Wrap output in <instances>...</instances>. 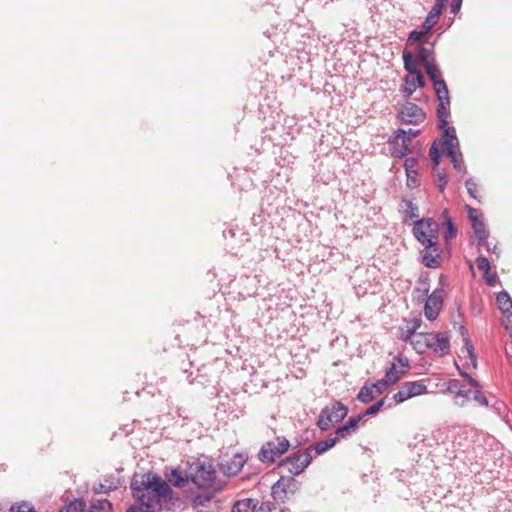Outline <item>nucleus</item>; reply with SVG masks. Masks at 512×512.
Masks as SVG:
<instances>
[{
    "label": "nucleus",
    "mask_w": 512,
    "mask_h": 512,
    "mask_svg": "<svg viewBox=\"0 0 512 512\" xmlns=\"http://www.w3.org/2000/svg\"><path fill=\"white\" fill-rule=\"evenodd\" d=\"M130 488L135 503L126 512H162L172 499L169 484L153 473L134 476Z\"/></svg>",
    "instance_id": "1"
},
{
    "label": "nucleus",
    "mask_w": 512,
    "mask_h": 512,
    "mask_svg": "<svg viewBox=\"0 0 512 512\" xmlns=\"http://www.w3.org/2000/svg\"><path fill=\"white\" fill-rule=\"evenodd\" d=\"M439 229L440 224L433 218H422L413 224L412 233L423 247L421 263L428 268H439L442 263Z\"/></svg>",
    "instance_id": "2"
},
{
    "label": "nucleus",
    "mask_w": 512,
    "mask_h": 512,
    "mask_svg": "<svg viewBox=\"0 0 512 512\" xmlns=\"http://www.w3.org/2000/svg\"><path fill=\"white\" fill-rule=\"evenodd\" d=\"M347 414V406L340 401H334L321 410L317 426L321 431H327L334 425L340 423Z\"/></svg>",
    "instance_id": "3"
},
{
    "label": "nucleus",
    "mask_w": 512,
    "mask_h": 512,
    "mask_svg": "<svg viewBox=\"0 0 512 512\" xmlns=\"http://www.w3.org/2000/svg\"><path fill=\"white\" fill-rule=\"evenodd\" d=\"M290 448V442L284 436L264 443L259 451L258 458L263 463H273L284 455Z\"/></svg>",
    "instance_id": "4"
},
{
    "label": "nucleus",
    "mask_w": 512,
    "mask_h": 512,
    "mask_svg": "<svg viewBox=\"0 0 512 512\" xmlns=\"http://www.w3.org/2000/svg\"><path fill=\"white\" fill-rule=\"evenodd\" d=\"M312 460L313 455L309 454L308 450L305 448L294 452L286 459L282 460L280 465L286 467L292 476H297L305 471Z\"/></svg>",
    "instance_id": "5"
},
{
    "label": "nucleus",
    "mask_w": 512,
    "mask_h": 512,
    "mask_svg": "<svg viewBox=\"0 0 512 512\" xmlns=\"http://www.w3.org/2000/svg\"><path fill=\"white\" fill-rule=\"evenodd\" d=\"M443 394H453V402L456 406L464 407L469 401L471 391L464 388L458 379H449L441 384Z\"/></svg>",
    "instance_id": "6"
},
{
    "label": "nucleus",
    "mask_w": 512,
    "mask_h": 512,
    "mask_svg": "<svg viewBox=\"0 0 512 512\" xmlns=\"http://www.w3.org/2000/svg\"><path fill=\"white\" fill-rule=\"evenodd\" d=\"M443 139L447 155L450 157L454 168L462 172L463 157L460 152L458 153L456 151V149L459 148V141L456 136L455 128L445 130V137H443Z\"/></svg>",
    "instance_id": "7"
},
{
    "label": "nucleus",
    "mask_w": 512,
    "mask_h": 512,
    "mask_svg": "<svg viewBox=\"0 0 512 512\" xmlns=\"http://www.w3.org/2000/svg\"><path fill=\"white\" fill-rule=\"evenodd\" d=\"M299 489L298 481L290 474L288 477L281 476L272 486V496L276 501H282L293 495Z\"/></svg>",
    "instance_id": "8"
},
{
    "label": "nucleus",
    "mask_w": 512,
    "mask_h": 512,
    "mask_svg": "<svg viewBox=\"0 0 512 512\" xmlns=\"http://www.w3.org/2000/svg\"><path fill=\"white\" fill-rule=\"evenodd\" d=\"M427 393V386L423 380L408 381L402 384L398 392L393 395L396 403H402L410 398Z\"/></svg>",
    "instance_id": "9"
},
{
    "label": "nucleus",
    "mask_w": 512,
    "mask_h": 512,
    "mask_svg": "<svg viewBox=\"0 0 512 512\" xmlns=\"http://www.w3.org/2000/svg\"><path fill=\"white\" fill-rule=\"evenodd\" d=\"M216 477V471L211 464L199 463L194 473L191 474V481L198 488H209Z\"/></svg>",
    "instance_id": "10"
},
{
    "label": "nucleus",
    "mask_w": 512,
    "mask_h": 512,
    "mask_svg": "<svg viewBox=\"0 0 512 512\" xmlns=\"http://www.w3.org/2000/svg\"><path fill=\"white\" fill-rule=\"evenodd\" d=\"M445 291L443 288H436L426 299L424 305V315L429 321H434L443 306Z\"/></svg>",
    "instance_id": "11"
},
{
    "label": "nucleus",
    "mask_w": 512,
    "mask_h": 512,
    "mask_svg": "<svg viewBox=\"0 0 512 512\" xmlns=\"http://www.w3.org/2000/svg\"><path fill=\"white\" fill-rule=\"evenodd\" d=\"M411 137L406 135L405 129H398L395 135L388 140L391 155L397 158H403L409 151Z\"/></svg>",
    "instance_id": "12"
},
{
    "label": "nucleus",
    "mask_w": 512,
    "mask_h": 512,
    "mask_svg": "<svg viewBox=\"0 0 512 512\" xmlns=\"http://www.w3.org/2000/svg\"><path fill=\"white\" fill-rule=\"evenodd\" d=\"M399 118L403 124L418 125L424 122L426 114L415 103L406 102L399 111Z\"/></svg>",
    "instance_id": "13"
},
{
    "label": "nucleus",
    "mask_w": 512,
    "mask_h": 512,
    "mask_svg": "<svg viewBox=\"0 0 512 512\" xmlns=\"http://www.w3.org/2000/svg\"><path fill=\"white\" fill-rule=\"evenodd\" d=\"M430 337L429 350L437 356L443 357L450 353V335L447 332L428 333Z\"/></svg>",
    "instance_id": "14"
},
{
    "label": "nucleus",
    "mask_w": 512,
    "mask_h": 512,
    "mask_svg": "<svg viewBox=\"0 0 512 512\" xmlns=\"http://www.w3.org/2000/svg\"><path fill=\"white\" fill-rule=\"evenodd\" d=\"M246 460L247 458L240 453L233 454L230 457L224 456L219 463V469L228 477L234 476L242 470Z\"/></svg>",
    "instance_id": "15"
},
{
    "label": "nucleus",
    "mask_w": 512,
    "mask_h": 512,
    "mask_svg": "<svg viewBox=\"0 0 512 512\" xmlns=\"http://www.w3.org/2000/svg\"><path fill=\"white\" fill-rule=\"evenodd\" d=\"M123 483V479L118 474L107 475L102 481L94 484L93 491L97 494H107L120 488Z\"/></svg>",
    "instance_id": "16"
},
{
    "label": "nucleus",
    "mask_w": 512,
    "mask_h": 512,
    "mask_svg": "<svg viewBox=\"0 0 512 512\" xmlns=\"http://www.w3.org/2000/svg\"><path fill=\"white\" fill-rule=\"evenodd\" d=\"M460 332L463 337L464 347L461 352L465 358L469 359V362L464 364V367L469 368L470 366L473 369L477 368V356L474 352V346L469 338L468 331L464 326L460 327Z\"/></svg>",
    "instance_id": "17"
},
{
    "label": "nucleus",
    "mask_w": 512,
    "mask_h": 512,
    "mask_svg": "<svg viewBox=\"0 0 512 512\" xmlns=\"http://www.w3.org/2000/svg\"><path fill=\"white\" fill-rule=\"evenodd\" d=\"M437 117L439 120V129L442 130L443 137H445V130L451 129V126H448V117L450 115V101H437Z\"/></svg>",
    "instance_id": "18"
},
{
    "label": "nucleus",
    "mask_w": 512,
    "mask_h": 512,
    "mask_svg": "<svg viewBox=\"0 0 512 512\" xmlns=\"http://www.w3.org/2000/svg\"><path fill=\"white\" fill-rule=\"evenodd\" d=\"M472 229L474 231L475 236L478 239V246L485 247L487 251H490V247L487 241L489 232L487 231L481 217L479 219H473Z\"/></svg>",
    "instance_id": "19"
},
{
    "label": "nucleus",
    "mask_w": 512,
    "mask_h": 512,
    "mask_svg": "<svg viewBox=\"0 0 512 512\" xmlns=\"http://www.w3.org/2000/svg\"><path fill=\"white\" fill-rule=\"evenodd\" d=\"M405 87L403 88V93L409 97L415 91L416 88H423L425 86V80L421 73H417V75L406 76L405 79Z\"/></svg>",
    "instance_id": "20"
},
{
    "label": "nucleus",
    "mask_w": 512,
    "mask_h": 512,
    "mask_svg": "<svg viewBox=\"0 0 512 512\" xmlns=\"http://www.w3.org/2000/svg\"><path fill=\"white\" fill-rule=\"evenodd\" d=\"M337 443V439L334 437L327 438L325 440L319 441L315 443L314 445H310L306 448L308 450L309 454H312L314 456H319L327 452L329 449L333 448Z\"/></svg>",
    "instance_id": "21"
},
{
    "label": "nucleus",
    "mask_w": 512,
    "mask_h": 512,
    "mask_svg": "<svg viewBox=\"0 0 512 512\" xmlns=\"http://www.w3.org/2000/svg\"><path fill=\"white\" fill-rule=\"evenodd\" d=\"M497 303L504 316L512 322V299L506 291L497 295Z\"/></svg>",
    "instance_id": "22"
},
{
    "label": "nucleus",
    "mask_w": 512,
    "mask_h": 512,
    "mask_svg": "<svg viewBox=\"0 0 512 512\" xmlns=\"http://www.w3.org/2000/svg\"><path fill=\"white\" fill-rule=\"evenodd\" d=\"M429 341L428 333H417L410 344L417 353L423 354L429 350Z\"/></svg>",
    "instance_id": "23"
},
{
    "label": "nucleus",
    "mask_w": 512,
    "mask_h": 512,
    "mask_svg": "<svg viewBox=\"0 0 512 512\" xmlns=\"http://www.w3.org/2000/svg\"><path fill=\"white\" fill-rule=\"evenodd\" d=\"M258 501L252 498H245L236 501L231 512H255Z\"/></svg>",
    "instance_id": "24"
},
{
    "label": "nucleus",
    "mask_w": 512,
    "mask_h": 512,
    "mask_svg": "<svg viewBox=\"0 0 512 512\" xmlns=\"http://www.w3.org/2000/svg\"><path fill=\"white\" fill-rule=\"evenodd\" d=\"M424 67L427 75L429 76L430 80L433 83V86L439 85L441 82H444V79L442 78V72L436 61L433 63H427V65H425Z\"/></svg>",
    "instance_id": "25"
},
{
    "label": "nucleus",
    "mask_w": 512,
    "mask_h": 512,
    "mask_svg": "<svg viewBox=\"0 0 512 512\" xmlns=\"http://www.w3.org/2000/svg\"><path fill=\"white\" fill-rule=\"evenodd\" d=\"M406 373V370L404 369H398L396 367V364L394 362H391L390 365L387 367L385 372V379L390 384H395L403 377V375Z\"/></svg>",
    "instance_id": "26"
},
{
    "label": "nucleus",
    "mask_w": 512,
    "mask_h": 512,
    "mask_svg": "<svg viewBox=\"0 0 512 512\" xmlns=\"http://www.w3.org/2000/svg\"><path fill=\"white\" fill-rule=\"evenodd\" d=\"M417 58L410 52H403V62L405 70L410 74L409 76L417 75L420 73L417 69Z\"/></svg>",
    "instance_id": "27"
},
{
    "label": "nucleus",
    "mask_w": 512,
    "mask_h": 512,
    "mask_svg": "<svg viewBox=\"0 0 512 512\" xmlns=\"http://www.w3.org/2000/svg\"><path fill=\"white\" fill-rule=\"evenodd\" d=\"M433 50L424 46H418L416 52V58L425 65L427 63L435 62V58L432 56Z\"/></svg>",
    "instance_id": "28"
},
{
    "label": "nucleus",
    "mask_w": 512,
    "mask_h": 512,
    "mask_svg": "<svg viewBox=\"0 0 512 512\" xmlns=\"http://www.w3.org/2000/svg\"><path fill=\"white\" fill-rule=\"evenodd\" d=\"M188 480H189L188 476H184L183 473L179 469L172 470L171 475L169 477V482L174 487H178V488L186 486L188 484Z\"/></svg>",
    "instance_id": "29"
},
{
    "label": "nucleus",
    "mask_w": 512,
    "mask_h": 512,
    "mask_svg": "<svg viewBox=\"0 0 512 512\" xmlns=\"http://www.w3.org/2000/svg\"><path fill=\"white\" fill-rule=\"evenodd\" d=\"M375 396L376 395L373 391V387H369V386L365 385L360 388V390L357 394V400L362 403L368 404L374 400Z\"/></svg>",
    "instance_id": "30"
},
{
    "label": "nucleus",
    "mask_w": 512,
    "mask_h": 512,
    "mask_svg": "<svg viewBox=\"0 0 512 512\" xmlns=\"http://www.w3.org/2000/svg\"><path fill=\"white\" fill-rule=\"evenodd\" d=\"M89 512H112V504L107 499H99L93 502Z\"/></svg>",
    "instance_id": "31"
},
{
    "label": "nucleus",
    "mask_w": 512,
    "mask_h": 512,
    "mask_svg": "<svg viewBox=\"0 0 512 512\" xmlns=\"http://www.w3.org/2000/svg\"><path fill=\"white\" fill-rule=\"evenodd\" d=\"M443 226L445 227L443 238H444L445 242L448 243L450 240H452L456 237L457 229L450 217H448L444 221Z\"/></svg>",
    "instance_id": "32"
},
{
    "label": "nucleus",
    "mask_w": 512,
    "mask_h": 512,
    "mask_svg": "<svg viewBox=\"0 0 512 512\" xmlns=\"http://www.w3.org/2000/svg\"><path fill=\"white\" fill-rule=\"evenodd\" d=\"M448 0H435V4L427 14L428 16H432L433 19L439 21V18L442 14L443 8L446 6Z\"/></svg>",
    "instance_id": "33"
},
{
    "label": "nucleus",
    "mask_w": 512,
    "mask_h": 512,
    "mask_svg": "<svg viewBox=\"0 0 512 512\" xmlns=\"http://www.w3.org/2000/svg\"><path fill=\"white\" fill-rule=\"evenodd\" d=\"M448 0H435V4L427 14L428 16H432L433 19L439 21V18L442 14L443 8L446 6Z\"/></svg>",
    "instance_id": "34"
},
{
    "label": "nucleus",
    "mask_w": 512,
    "mask_h": 512,
    "mask_svg": "<svg viewBox=\"0 0 512 512\" xmlns=\"http://www.w3.org/2000/svg\"><path fill=\"white\" fill-rule=\"evenodd\" d=\"M437 101H450L449 91L447 85L441 82L439 85H434Z\"/></svg>",
    "instance_id": "35"
},
{
    "label": "nucleus",
    "mask_w": 512,
    "mask_h": 512,
    "mask_svg": "<svg viewBox=\"0 0 512 512\" xmlns=\"http://www.w3.org/2000/svg\"><path fill=\"white\" fill-rule=\"evenodd\" d=\"M353 434H356V432L347 427V424H344L336 429L334 438L337 439L338 442L341 439H347L351 437Z\"/></svg>",
    "instance_id": "36"
},
{
    "label": "nucleus",
    "mask_w": 512,
    "mask_h": 512,
    "mask_svg": "<svg viewBox=\"0 0 512 512\" xmlns=\"http://www.w3.org/2000/svg\"><path fill=\"white\" fill-rule=\"evenodd\" d=\"M417 332H414L410 328V326L406 325V327L399 328L398 338L403 342H411V340L416 336Z\"/></svg>",
    "instance_id": "37"
},
{
    "label": "nucleus",
    "mask_w": 512,
    "mask_h": 512,
    "mask_svg": "<svg viewBox=\"0 0 512 512\" xmlns=\"http://www.w3.org/2000/svg\"><path fill=\"white\" fill-rule=\"evenodd\" d=\"M384 404H385V399H381L378 402H376L375 404H373L372 406L365 409L362 413H360V416L363 419L368 416L376 415L380 411V409L384 406Z\"/></svg>",
    "instance_id": "38"
},
{
    "label": "nucleus",
    "mask_w": 512,
    "mask_h": 512,
    "mask_svg": "<svg viewBox=\"0 0 512 512\" xmlns=\"http://www.w3.org/2000/svg\"><path fill=\"white\" fill-rule=\"evenodd\" d=\"M255 512H282V509L278 507L274 502H263L261 505L256 507Z\"/></svg>",
    "instance_id": "39"
},
{
    "label": "nucleus",
    "mask_w": 512,
    "mask_h": 512,
    "mask_svg": "<svg viewBox=\"0 0 512 512\" xmlns=\"http://www.w3.org/2000/svg\"><path fill=\"white\" fill-rule=\"evenodd\" d=\"M456 367L459 372V375L463 377L471 387L478 389L482 387L481 384L475 378H473L471 375L463 371L457 364Z\"/></svg>",
    "instance_id": "40"
},
{
    "label": "nucleus",
    "mask_w": 512,
    "mask_h": 512,
    "mask_svg": "<svg viewBox=\"0 0 512 512\" xmlns=\"http://www.w3.org/2000/svg\"><path fill=\"white\" fill-rule=\"evenodd\" d=\"M465 186L467 189L468 194L470 197L474 199H478V190H477V184L474 181V179L469 178L465 181Z\"/></svg>",
    "instance_id": "41"
},
{
    "label": "nucleus",
    "mask_w": 512,
    "mask_h": 512,
    "mask_svg": "<svg viewBox=\"0 0 512 512\" xmlns=\"http://www.w3.org/2000/svg\"><path fill=\"white\" fill-rule=\"evenodd\" d=\"M477 268L483 271V274H488L490 272V262L486 257L480 256L476 259Z\"/></svg>",
    "instance_id": "42"
},
{
    "label": "nucleus",
    "mask_w": 512,
    "mask_h": 512,
    "mask_svg": "<svg viewBox=\"0 0 512 512\" xmlns=\"http://www.w3.org/2000/svg\"><path fill=\"white\" fill-rule=\"evenodd\" d=\"M430 158L433 162L434 167H437L440 162L441 153L440 150L437 148L436 144L433 143L430 150H429Z\"/></svg>",
    "instance_id": "43"
},
{
    "label": "nucleus",
    "mask_w": 512,
    "mask_h": 512,
    "mask_svg": "<svg viewBox=\"0 0 512 512\" xmlns=\"http://www.w3.org/2000/svg\"><path fill=\"white\" fill-rule=\"evenodd\" d=\"M417 159L415 157H409L405 159L404 168L406 173H414L417 171Z\"/></svg>",
    "instance_id": "44"
},
{
    "label": "nucleus",
    "mask_w": 512,
    "mask_h": 512,
    "mask_svg": "<svg viewBox=\"0 0 512 512\" xmlns=\"http://www.w3.org/2000/svg\"><path fill=\"white\" fill-rule=\"evenodd\" d=\"M389 384L390 383L385 378H383V379L378 380L377 382L373 383L370 387H373V391L376 395V394H382Z\"/></svg>",
    "instance_id": "45"
},
{
    "label": "nucleus",
    "mask_w": 512,
    "mask_h": 512,
    "mask_svg": "<svg viewBox=\"0 0 512 512\" xmlns=\"http://www.w3.org/2000/svg\"><path fill=\"white\" fill-rule=\"evenodd\" d=\"M473 395L474 401H476L480 406L488 407L489 401L487 397L479 390H475L471 393Z\"/></svg>",
    "instance_id": "46"
},
{
    "label": "nucleus",
    "mask_w": 512,
    "mask_h": 512,
    "mask_svg": "<svg viewBox=\"0 0 512 512\" xmlns=\"http://www.w3.org/2000/svg\"><path fill=\"white\" fill-rule=\"evenodd\" d=\"M437 23V20L433 19L432 16L427 15L422 24V30H424V33L428 34Z\"/></svg>",
    "instance_id": "47"
},
{
    "label": "nucleus",
    "mask_w": 512,
    "mask_h": 512,
    "mask_svg": "<svg viewBox=\"0 0 512 512\" xmlns=\"http://www.w3.org/2000/svg\"><path fill=\"white\" fill-rule=\"evenodd\" d=\"M406 176H407V186L409 188H416L419 186V181H418V173L417 171H415V174L414 173H406Z\"/></svg>",
    "instance_id": "48"
},
{
    "label": "nucleus",
    "mask_w": 512,
    "mask_h": 512,
    "mask_svg": "<svg viewBox=\"0 0 512 512\" xmlns=\"http://www.w3.org/2000/svg\"><path fill=\"white\" fill-rule=\"evenodd\" d=\"M406 212L410 218H417L418 217V207L416 204H414L412 201L406 202Z\"/></svg>",
    "instance_id": "49"
},
{
    "label": "nucleus",
    "mask_w": 512,
    "mask_h": 512,
    "mask_svg": "<svg viewBox=\"0 0 512 512\" xmlns=\"http://www.w3.org/2000/svg\"><path fill=\"white\" fill-rule=\"evenodd\" d=\"M361 420H362V417L360 416V414H358L357 416L350 417L349 420L345 424H347V427L351 428L352 430H354L357 433L358 428H359V423Z\"/></svg>",
    "instance_id": "50"
},
{
    "label": "nucleus",
    "mask_w": 512,
    "mask_h": 512,
    "mask_svg": "<svg viewBox=\"0 0 512 512\" xmlns=\"http://www.w3.org/2000/svg\"><path fill=\"white\" fill-rule=\"evenodd\" d=\"M427 33H424V30H413L410 32L409 34V37H408V41H412V42H418V41H421L422 38L426 35Z\"/></svg>",
    "instance_id": "51"
},
{
    "label": "nucleus",
    "mask_w": 512,
    "mask_h": 512,
    "mask_svg": "<svg viewBox=\"0 0 512 512\" xmlns=\"http://www.w3.org/2000/svg\"><path fill=\"white\" fill-rule=\"evenodd\" d=\"M83 506L84 503L82 501L75 500L66 507V512H79L83 509Z\"/></svg>",
    "instance_id": "52"
},
{
    "label": "nucleus",
    "mask_w": 512,
    "mask_h": 512,
    "mask_svg": "<svg viewBox=\"0 0 512 512\" xmlns=\"http://www.w3.org/2000/svg\"><path fill=\"white\" fill-rule=\"evenodd\" d=\"M10 512H35L33 507L28 505L27 503H22L16 506H12L10 508Z\"/></svg>",
    "instance_id": "53"
},
{
    "label": "nucleus",
    "mask_w": 512,
    "mask_h": 512,
    "mask_svg": "<svg viewBox=\"0 0 512 512\" xmlns=\"http://www.w3.org/2000/svg\"><path fill=\"white\" fill-rule=\"evenodd\" d=\"M436 184L441 192L444 191L446 185H447V179L445 174H438L436 179Z\"/></svg>",
    "instance_id": "54"
},
{
    "label": "nucleus",
    "mask_w": 512,
    "mask_h": 512,
    "mask_svg": "<svg viewBox=\"0 0 512 512\" xmlns=\"http://www.w3.org/2000/svg\"><path fill=\"white\" fill-rule=\"evenodd\" d=\"M394 360L402 367V369L406 370L409 368V360L405 356L398 354L394 357Z\"/></svg>",
    "instance_id": "55"
},
{
    "label": "nucleus",
    "mask_w": 512,
    "mask_h": 512,
    "mask_svg": "<svg viewBox=\"0 0 512 512\" xmlns=\"http://www.w3.org/2000/svg\"><path fill=\"white\" fill-rule=\"evenodd\" d=\"M467 212L471 222H473V219H479L481 217L478 210L470 206H467Z\"/></svg>",
    "instance_id": "56"
},
{
    "label": "nucleus",
    "mask_w": 512,
    "mask_h": 512,
    "mask_svg": "<svg viewBox=\"0 0 512 512\" xmlns=\"http://www.w3.org/2000/svg\"><path fill=\"white\" fill-rule=\"evenodd\" d=\"M463 0H452L451 13L457 14L461 8Z\"/></svg>",
    "instance_id": "57"
},
{
    "label": "nucleus",
    "mask_w": 512,
    "mask_h": 512,
    "mask_svg": "<svg viewBox=\"0 0 512 512\" xmlns=\"http://www.w3.org/2000/svg\"><path fill=\"white\" fill-rule=\"evenodd\" d=\"M485 280H486V283L489 285V286H494L496 284V275L495 274H490V272L488 274H483Z\"/></svg>",
    "instance_id": "58"
},
{
    "label": "nucleus",
    "mask_w": 512,
    "mask_h": 512,
    "mask_svg": "<svg viewBox=\"0 0 512 512\" xmlns=\"http://www.w3.org/2000/svg\"><path fill=\"white\" fill-rule=\"evenodd\" d=\"M408 326H410V328L412 330H414V332H417V330L420 328L421 326V320L418 319V318H415L413 319L412 321L408 322L407 324Z\"/></svg>",
    "instance_id": "59"
},
{
    "label": "nucleus",
    "mask_w": 512,
    "mask_h": 512,
    "mask_svg": "<svg viewBox=\"0 0 512 512\" xmlns=\"http://www.w3.org/2000/svg\"><path fill=\"white\" fill-rule=\"evenodd\" d=\"M420 134V130L408 129L406 130V135L410 136L411 139L417 137Z\"/></svg>",
    "instance_id": "60"
},
{
    "label": "nucleus",
    "mask_w": 512,
    "mask_h": 512,
    "mask_svg": "<svg viewBox=\"0 0 512 512\" xmlns=\"http://www.w3.org/2000/svg\"><path fill=\"white\" fill-rule=\"evenodd\" d=\"M503 406H504L503 402H499V401H498V402H496V403L494 404V406H493V407H494V409H495V410L500 414V409H501V407H503Z\"/></svg>",
    "instance_id": "61"
},
{
    "label": "nucleus",
    "mask_w": 512,
    "mask_h": 512,
    "mask_svg": "<svg viewBox=\"0 0 512 512\" xmlns=\"http://www.w3.org/2000/svg\"><path fill=\"white\" fill-rule=\"evenodd\" d=\"M491 251H492L493 253L497 254V255L499 254V252H497V247H496V246H494V247H493V249H492Z\"/></svg>",
    "instance_id": "62"
}]
</instances>
